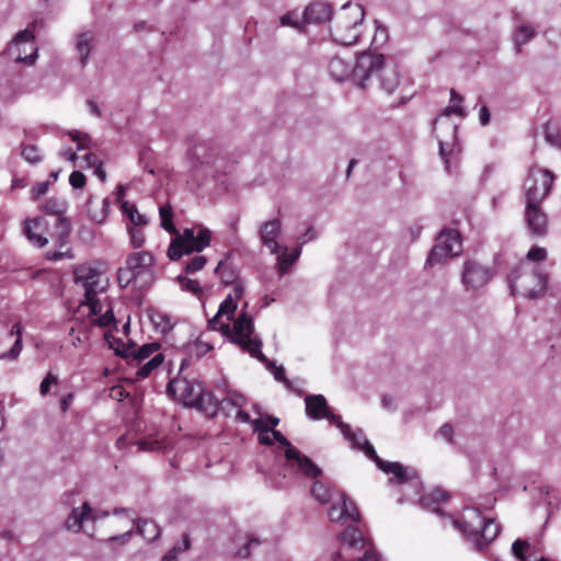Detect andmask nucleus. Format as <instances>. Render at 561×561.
Listing matches in <instances>:
<instances>
[{
    "label": "nucleus",
    "mask_w": 561,
    "mask_h": 561,
    "mask_svg": "<svg viewBox=\"0 0 561 561\" xmlns=\"http://www.w3.org/2000/svg\"><path fill=\"white\" fill-rule=\"evenodd\" d=\"M75 284L84 290L81 307H88V316L96 317L92 322L101 328L115 325V317L111 302L102 301L99 294L106 291L108 287V278L96 267L82 264L76 267Z\"/></svg>",
    "instance_id": "nucleus-1"
},
{
    "label": "nucleus",
    "mask_w": 561,
    "mask_h": 561,
    "mask_svg": "<svg viewBox=\"0 0 561 561\" xmlns=\"http://www.w3.org/2000/svg\"><path fill=\"white\" fill-rule=\"evenodd\" d=\"M248 304H244L242 312L238 316L233 323L232 331L228 323H221L220 319L226 316L227 320H231L237 305H228L221 302L215 317L209 320L208 327L211 330H219L222 333H230L231 342L239 345L243 352L249 353L252 357L257 358L262 363H266L267 358L262 353V341L257 335L253 334L254 325L252 319L247 314L245 309Z\"/></svg>",
    "instance_id": "nucleus-2"
},
{
    "label": "nucleus",
    "mask_w": 561,
    "mask_h": 561,
    "mask_svg": "<svg viewBox=\"0 0 561 561\" xmlns=\"http://www.w3.org/2000/svg\"><path fill=\"white\" fill-rule=\"evenodd\" d=\"M495 502V496L488 494L474 507H466L461 519L455 520V525L476 550H482L500 534L501 527L496 520L482 514V511L493 508Z\"/></svg>",
    "instance_id": "nucleus-3"
},
{
    "label": "nucleus",
    "mask_w": 561,
    "mask_h": 561,
    "mask_svg": "<svg viewBox=\"0 0 561 561\" xmlns=\"http://www.w3.org/2000/svg\"><path fill=\"white\" fill-rule=\"evenodd\" d=\"M373 77L379 78V87L387 94H392L400 83L397 66L386 65L380 54L363 53L355 64L354 81L362 89H366Z\"/></svg>",
    "instance_id": "nucleus-4"
},
{
    "label": "nucleus",
    "mask_w": 561,
    "mask_h": 561,
    "mask_svg": "<svg viewBox=\"0 0 561 561\" xmlns=\"http://www.w3.org/2000/svg\"><path fill=\"white\" fill-rule=\"evenodd\" d=\"M67 208V201L60 197H50L42 205V210L50 216L48 219L54 228V232L50 233V239L56 250L45 252V259L48 261H60L73 257L71 248L69 247L71 224L69 219L65 217Z\"/></svg>",
    "instance_id": "nucleus-5"
},
{
    "label": "nucleus",
    "mask_w": 561,
    "mask_h": 561,
    "mask_svg": "<svg viewBox=\"0 0 561 561\" xmlns=\"http://www.w3.org/2000/svg\"><path fill=\"white\" fill-rule=\"evenodd\" d=\"M343 436L351 443L352 447L363 450L369 459L375 461L380 470L387 474H391L392 477L389 479V482L401 484L417 479L416 471L413 468L405 467L400 462L382 460L377 455L374 446L367 440L362 430L352 432L348 426V434Z\"/></svg>",
    "instance_id": "nucleus-6"
},
{
    "label": "nucleus",
    "mask_w": 561,
    "mask_h": 561,
    "mask_svg": "<svg viewBox=\"0 0 561 561\" xmlns=\"http://www.w3.org/2000/svg\"><path fill=\"white\" fill-rule=\"evenodd\" d=\"M512 295H522L528 299L541 297L547 289L548 276L528 262H520L508 275Z\"/></svg>",
    "instance_id": "nucleus-7"
},
{
    "label": "nucleus",
    "mask_w": 561,
    "mask_h": 561,
    "mask_svg": "<svg viewBox=\"0 0 561 561\" xmlns=\"http://www.w3.org/2000/svg\"><path fill=\"white\" fill-rule=\"evenodd\" d=\"M364 16L365 12L362 5L343 4L332 30L334 41L344 46L355 44L360 35Z\"/></svg>",
    "instance_id": "nucleus-8"
},
{
    "label": "nucleus",
    "mask_w": 561,
    "mask_h": 561,
    "mask_svg": "<svg viewBox=\"0 0 561 561\" xmlns=\"http://www.w3.org/2000/svg\"><path fill=\"white\" fill-rule=\"evenodd\" d=\"M211 231L205 227L185 228L183 232H176L172 239L168 256L171 261H178L185 254L202 252L210 244Z\"/></svg>",
    "instance_id": "nucleus-9"
},
{
    "label": "nucleus",
    "mask_w": 561,
    "mask_h": 561,
    "mask_svg": "<svg viewBox=\"0 0 561 561\" xmlns=\"http://www.w3.org/2000/svg\"><path fill=\"white\" fill-rule=\"evenodd\" d=\"M340 540L342 547L333 561H381L357 528L347 527L341 533Z\"/></svg>",
    "instance_id": "nucleus-10"
},
{
    "label": "nucleus",
    "mask_w": 561,
    "mask_h": 561,
    "mask_svg": "<svg viewBox=\"0 0 561 561\" xmlns=\"http://www.w3.org/2000/svg\"><path fill=\"white\" fill-rule=\"evenodd\" d=\"M554 181L553 174L546 169H533L524 182L526 204H541L549 195Z\"/></svg>",
    "instance_id": "nucleus-11"
},
{
    "label": "nucleus",
    "mask_w": 561,
    "mask_h": 561,
    "mask_svg": "<svg viewBox=\"0 0 561 561\" xmlns=\"http://www.w3.org/2000/svg\"><path fill=\"white\" fill-rule=\"evenodd\" d=\"M462 245L460 236L456 230H445L440 232L436 244L431 250L426 264L433 266L444 262L447 257H454L461 253Z\"/></svg>",
    "instance_id": "nucleus-12"
},
{
    "label": "nucleus",
    "mask_w": 561,
    "mask_h": 561,
    "mask_svg": "<svg viewBox=\"0 0 561 561\" xmlns=\"http://www.w3.org/2000/svg\"><path fill=\"white\" fill-rule=\"evenodd\" d=\"M7 54L15 62L34 64L37 58V47L33 33L28 28L20 31L9 44Z\"/></svg>",
    "instance_id": "nucleus-13"
},
{
    "label": "nucleus",
    "mask_w": 561,
    "mask_h": 561,
    "mask_svg": "<svg viewBox=\"0 0 561 561\" xmlns=\"http://www.w3.org/2000/svg\"><path fill=\"white\" fill-rule=\"evenodd\" d=\"M306 414L311 420L327 419L331 424L340 428L342 435L348 434V424L330 411L327 399L322 394H310L305 398Z\"/></svg>",
    "instance_id": "nucleus-14"
},
{
    "label": "nucleus",
    "mask_w": 561,
    "mask_h": 561,
    "mask_svg": "<svg viewBox=\"0 0 561 561\" xmlns=\"http://www.w3.org/2000/svg\"><path fill=\"white\" fill-rule=\"evenodd\" d=\"M51 232H54L53 225L46 217L27 218L23 222V234L34 247L44 248L51 241Z\"/></svg>",
    "instance_id": "nucleus-15"
},
{
    "label": "nucleus",
    "mask_w": 561,
    "mask_h": 561,
    "mask_svg": "<svg viewBox=\"0 0 561 561\" xmlns=\"http://www.w3.org/2000/svg\"><path fill=\"white\" fill-rule=\"evenodd\" d=\"M202 388L203 383L201 381L176 377L168 383L167 391L184 405L193 407L198 396H201Z\"/></svg>",
    "instance_id": "nucleus-16"
},
{
    "label": "nucleus",
    "mask_w": 561,
    "mask_h": 561,
    "mask_svg": "<svg viewBox=\"0 0 561 561\" xmlns=\"http://www.w3.org/2000/svg\"><path fill=\"white\" fill-rule=\"evenodd\" d=\"M492 271L477 261H467L463 264L461 282L467 290H478L484 287L492 278Z\"/></svg>",
    "instance_id": "nucleus-17"
},
{
    "label": "nucleus",
    "mask_w": 561,
    "mask_h": 561,
    "mask_svg": "<svg viewBox=\"0 0 561 561\" xmlns=\"http://www.w3.org/2000/svg\"><path fill=\"white\" fill-rule=\"evenodd\" d=\"M541 204H526L525 222L533 236L542 237L548 231V217L540 207Z\"/></svg>",
    "instance_id": "nucleus-18"
},
{
    "label": "nucleus",
    "mask_w": 561,
    "mask_h": 561,
    "mask_svg": "<svg viewBox=\"0 0 561 561\" xmlns=\"http://www.w3.org/2000/svg\"><path fill=\"white\" fill-rule=\"evenodd\" d=\"M110 346L115 350V353L121 357L133 356L139 362L148 359L151 355L159 353L160 344L157 342L144 344L137 351L128 344L123 343L121 340H115L114 343L108 341Z\"/></svg>",
    "instance_id": "nucleus-19"
},
{
    "label": "nucleus",
    "mask_w": 561,
    "mask_h": 561,
    "mask_svg": "<svg viewBox=\"0 0 561 561\" xmlns=\"http://www.w3.org/2000/svg\"><path fill=\"white\" fill-rule=\"evenodd\" d=\"M285 457L290 466H296L298 470L308 478L316 479L321 474V469L297 448H287L285 450Z\"/></svg>",
    "instance_id": "nucleus-20"
},
{
    "label": "nucleus",
    "mask_w": 561,
    "mask_h": 561,
    "mask_svg": "<svg viewBox=\"0 0 561 561\" xmlns=\"http://www.w3.org/2000/svg\"><path fill=\"white\" fill-rule=\"evenodd\" d=\"M331 522H358L359 513L353 501L348 500L345 494H341V503L333 504L328 512Z\"/></svg>",
    "instance_id": "nucleus-21"
},
{
    "label": "nucleus",
    "mask_w": 561,
    "mask_h": 561,
    "mask_svg": "<svg viewBox=\"0 0 561 561\" xmlns=\"http://www.w3.org/2000/svg\"><path fill=\"white\" fill-rule=\"evenodd\" d=\"M153 256L146 251L131 253L127 256L125 267L135 274L137 278L141 276H151V266L153 265Z\"/></svg>",
    "instance_id": "nucleus-22"
},
{
    "label": "nucleus",
    "mask_w": 561,
    "mask_h": 561,
    "mask_svg": "<svg viewBox=\"0 0 561 561\" xmlns=\"http://www.w3.org/2000/svg\"><path fill=\"white\" fill-rule=\"evenodd\" d=\"M282 222L279 219L275 218L268 221L263 222L260 226V238L268 250L271 254H276L280 252V245L277 242V238L280 234Z\"/></svg>",
    "instance_id": "nucleus-23"
},
{
    "label": "nucleus",
    "mask_w": 561,
    "mask_h": 561,
    "mask_svg": "<svg viewBox=\"0 0 561 561\" xmlns=\"http://www.w3.org/2000/svg\"><path fill=\"white\" fill-rule=\"evenodd\" d=\"M92 506L89 502L73 507L65 519L64 526L68 531L79 534L83 530L84 523L91 522Z\"/></svg>",
    "instance_id": "nucleus-24"
},
{
    "label": "nucleus",
    "mask_w": 561,
    "mask_h": 561,
    "mask_svg": "<svg viewBox=\"0 0 561 561\" xmlns=\"http://www.w3.org/2000/svg\"><path fill=\"white\" fill-rule=\"evenodd\" d=\"M95 35L92 31H82L75 36V48L81 67H85L94 47Z\"/></svg>",
    "instance_id": "nucleus-25"
},
{
    "label": "nucleus",
    "mask_w": 561,
    "mask_h": 561,
    "mask_svg": "<svg viewBox=\"0 0 561 561\" xmlns=\"http://www.w3.org/2000/svg\"><path fill=\"white\" fill-rule=\"evenodd\" d=\"M304 18L306 23H323L331 20L332 9L327 2L314 1L305 9Z\"/></svg>",
    "instance_id": "nucleus-26"
},
{
    "label": "nucleus",
    "mask_w": 561,
    "mask_h": 561,
    "mask_svg": "<svg viewBox=\"0 0 561 561\" xmlns=\"http://www.w3.org/2000/svg\"><path fill=\"white\" fill-rule=\"evenodd\" d=\"M354 68L352 62L341 58V57H334L331 59L329 64V72L330 76L335 81H343L347 79L350 76L354 78Z\"/></svg>",
    "instance_id": "nucleus-27"
},
{
    "label": "nucleus",
    "mask_w": 561,
    "mask_h": 561,
    "mask_svg": "<svg viewBox=\"0 0 561 561\" xmlns=\"http://www.w3.org/2000/svg\"><path fill=\"white\" fill-rule=\"evenodd\" d=\"M8 335L10 337L15 336V340H14L12 347L9 351L0 353V359L1 360H15L20 356L22 348H23L21 324L20 323L13 324L12 328L10 329Z\"/></svg>",
    "instance_id": "nucleus-28"
},
{
    "label": "nucleus",
    "mask_w": 561,
    "mask_h": 561,
    "mask_svg": "<svg viewBox=\"0 0 561 561\" xmlns=\"http://www.w3.org/2000/svg\"><path fill=\"white\" fill-rule=\"evenodd\" d=\"M193 407L203 411L208 416H214L220 408V402L211 392H206L203 387L201 389V396H198L196 403H194Z\"/></svg>",
    "instance_id": "nucleus-29"
},
{
    "label": "nucleus",
    "mask_w": 561,
    "mask_h": 561,
    "mask_svg": "<svg viewBox=\"0 0 561 561\" xmlns=\"http://www.w3.org/2000/svg\"><path fill=\"white\" fill-rule=\"evenodd\" d=\"M282 252L277 253V271L279 273L280 276L285 275L291 265H294L300 253H301V248H296V249H293L290 252L288 250V248H280Z\"/></svg>",
    "instance_id": "nucleus-30"
},
{
    "label": "nucleus",
    "mask_w": 561,
    "mask_h": 561,
    "mask_svg": "<svg viewBox=\"0 0 561 561\" xmlns=\"http://www.w3.org/2000/svg\"><path fill=\"white\" fill-rule=\"evenodd\" d=\"M136 531L138 535L142 536L147 541L152 542L159 538L161 534V529L151 519H142L139 518L136 520Z\"/></svg>",
    "instance_id": "nucleus-31"
},
{
    "label": "nucleus",
    "mask_w": 561,
    "mask_h": 561,
    "mask_svg": "<svg viewBox=\"0 0 561 561\" xmlns=\"http://www.w3.org/2000/svg\"><path fill=\"white\" fill-rule=\"evenodd\" d=\"M123 214L126 215L133 226H146L148 224V217L144 214H140L135 204L129 202H124L122 204Z\"/></svg>",
    "instance_id": "nucleus-32"
},
{
    "label": "nucleus",
    "mask_w": 561,
    "mask_h": 561,
    "mask_svg": "<svg viewBox=\"0 0 561 561\" xmlns=\"http://www.w3.org/2000/svg\"><path fill=\"white\" fill-rule=\"evenodd\" d=\"M253 430L257 432V439L260 444L271 446L273 445L272 431L268 430V425L265 424L263 419H256L252 422Z\"/></svg>",
    "instance_id": "nucleus-33"
},
{
    "label": "nucleus",
    "mask_w": 561,
    "mask_h": 561,
    "mask_svg": "<svg viewBox=\"0 0 561 561\" xmlns=\"http://www.w3.org/2000/svg\"><path fill=\"white\" fill-rule=\"evenodd\" d=\"M279 24L280 26H289L301 31L306 24L304 13L299 14L296 10L289 11L280 18Z\"/></svg>",
    "instance_id": "nucleus-34"
},
{
    "label": "nucleus",
    "mask_w": 561,
    "mask_h": 561,
    "mask_svg": "<svg viewBox=\"0 0 561 561\" xmlns=\"http://www.w3.org/2000/svg\"><path fill=\"white\" fill-rule=\"evenodd\" d=\"M164 360V356L162 353L154 354L149 360H147L142 366L137 370L138 378H147L149 377L154 369H157Z\"/></svg>",
    "instance_id": "nucleus-35"
},
{
    "label": "nucleus",
    "mask_w": 561,
    "mask_h": 561,
    "mask_svg": "<svg viewBox=\"0 0 561 561\" xmlns=\"http://www.w3.org/2000/svg\"><path fill=\"white\" fill-rule=\"evenodd\" d=\"M535 35V28L528 24H520L514 33L515 46L519 49L528 43Z\"/></svg>",
    "instance_id": "nucleus-36"
},
{
    "label": "nucleus",
    "mask_w": 561,
    "mask_h": 561,
    "mask_svg": "<svg viewBox=\"0 0 561 561\" xmlns=\"http://www.w3.org/2000/svg\"><path fill=\"white\" fill-rule=\"evenodd\" d=\"M159 216L161 221V227L168 232L175 234L178 232L174 224H173V213L170 205H162L159 207Z\"/></svg>",
    "instance_id": "nucleus-37"
},
{
    "label": "nucleus",
    "mask_w": 561,
    "mask_h": 561,
    "mask_svg": "<svg viewBox=\"0 0 561 561\" xmlns=\"http://www.w3.org/2000/svg\"><path fill=\"white\" fill-rule=\"evenodd\" d=\"M247 403V398L237 391H228L227 396L220 401V408L225 410L227 407L242 408Z\"/></svg>",
    "instance_id": "nucleus-38"
},
{
    "label": "nucleus",
    "mask_w": 561,
    "mask_h": 561,
    "mask_svg": "<svg viewBox=\"0 0 561 561\" xmlns=\"http://www.w3.org/2000/svg\"><path fill=\"white\" fill-rule=\"evenodd\" d=\"M462 102V98L456 93L454 89L450 90V105H448L442 113V116H449L451 114H457L459 116H465V110L460 106Z\"/></svg>",
    "instance_id": "nucleus-39"
},
{
    "label": "nucleus",
    "mask_w": 561,
    "mask_h": 561,
    "mask_svg": "<svg viewBox=\"0 0 561 561\" xmlns=\"http://www.w3.org/2000/svg\"><path fill=\"white\" fill-rule=\"evenodd\" d=\"M311 494L321 504H327L331 500V491L320 481H316L311 488Z\"/></svg>",
    "instance_id": "nucleus-40"
},
{
    "label": "nucleus",
    "mask_w": 561,
    "mask_h": 561,
    "mask_svg": "<svg viewBox=\"0 0 561 561\" xmlns=\"http://www.w3.org/2000/svg\"><path fill=\"white\" fill-rule=\"evenodd\" d=\"M21 156L28 163L36 164L42 161V154L39 153L38 148L34 145H22Z\"/></svg>",
    "instance_id": "nucleus-41"
},
{
    "label": "nucleus",
    "mask_w": 561,
    "mask_h": 561,
    "mask_svg": "<svg viewBox=\"0 0 561 561\" xmlns=\"http://www.w3.org/2000/svg\"><path fill=\"white\" fill-rule=\"evenodd\" d=\"M192 158L201 164L208 163L211 159V154L209 152L207 145H205V144L196 145L192 149Z\"/></svg>",
    "instance_id": "nucleus-42"
},
{
    "label": "nucleus",
    "mask_w": 561,
    "mask_h": 561,
    "mask_svg": "<svg viewBox=\"0 0 561 561\" xmlns=\"http://www.w3.org/2000/svg\"><path fill=\"white\" fill-rule=\"evenodd\" d=\"M178 282L182 288V290L193 293L195 295L202 293V287L196 279L187 278L186 276L179 275Z\"/></svg>",
    "instance_id": "nucleus-43"
},
{
    "label": "nucleus",
    "mask_w": 561,
    "mask_h": 561,
    "mask_svg": "<svg viewBox=\"0 0 561 561\" xmlns=\"http://www.w3.org/2000/svg\"><path fill=\"white\" fill-rule=\"evenodd\" d=\"M150 319L153 325L160 329L161 332H168L169 330L172 329V324L170 322L169 317L163 313L154 312L150 316Z\"/></svg>",
    "instance_id": "nucleus-44"
},
{
    "label": "nucleus",
    "mask_w": 561,
    "mask_h": 561,
    "mask_svg": "<svg viewBox=\"0 0 561 561\" xmlns=\"http://www.w3.org/2000/svg\"><path fill=\"white\" fill-rule=\"evenodd\" d=\"M141 227L142 226H131L128 228L134 248H141L145 243V233Z\"/></svg>",
    "instance_id": "nucleus-45"
},
{
    "label": "nucleus",
    "mask_w": 561,
    "mask_h": 561,
    "mask_svg": "<svg viewBox=\"0 0 561 561\" xmlns=\"http://www.w3.org/2000/svg\"><path fill=\"white\" fill-rule=\"evenodd\" d=\"M448 494L442 489L433 490L427 496H423L421 500L422 505L428 506V502L443 503L447 501Z\"/></svg>",
    "instance_id": "nucleus-46"
},
{
    "label": "nucleus",
    "mask_w": 561,
    "mask_h": 561,
    "mask_svg": "<svg viewBox=\"0 0 561 561\" xmlns=\"http://www.w3.org/2000/svg\"><path fill=\"white\" fill-rule=\"evenodd\" d=\"M512 550L519 561H526V552L529 550V543L527 540L517 539L513 542Z\"/></svg>",
    "instance_id": "nucleus-47"
},
{
    "label": "nucleus",
    "mask_w": 561,
    "mask_h": 561,
    "mask_svg": "<svg viewBox=\"0 0 561 561\" xmlns=\"http://www.w3.org/2000/svg\"><path fill=\"white\" fill-rule=\"evenodd\" d=\"M243 294H244V287H243L242 283L236 282L233 284L232 293L227 295V297L224 299V302H226L228 305L231 304V305L238 306V301L242 298Z\"/></svg>",
    "instance_id": "nucleus-48"
},
{
    "label": "nucleus",
    "mask_w": 561,
    "mask_h": 561,
    "mask_svg": "<svg viewBox=\"0 0 561 561\" xmlns=\"http://www.w3.org/2000/svg\"><path fill=\"white\" fill-rule=\"evenodd\" d=\"M206 262L204 255H196L186 263L184 270L187 274L196 273L205 266Z\"/></svg>",
    "instance_id": "nucleus-49"
},
{
    "label": "nucleus",
    "mask_w": 561,
    "mask_h": 561,
    "mask_svg": "<svg viewBox=\"0 0 561 561\" xmlns=\"http://www.w3.org/2000/svg\"><path fill=\"white\" fill-rule=\"evenodd\" d=\"M271 366L273 367V371L272 373L274 375V378L277 381L283 382L288 390L295 391L293 382L285 376L284 367L283 366L277 367L273 363L271 364Z\"/></svg>",
    "instance_id": "nucleus-50"
},
{
    "label": "nucleus",
    "mask_w": 561,
    "mask_h": 561,
    "mask_svg": "<svg viewBox=\"0 0 561 561\" xmlns=\"http://www.w3.org/2000/svg\"><path fill=\"white\" fill-rule=\"evenodd\" d=\"M131 535H133V529H130L122 535L112 536V537L107 538L104 542L111 549H114L115 543H118L119 546H125L129 541Z\"/></svg>",
    "instance_id": "nucleus-51"
},
{
    "label": "nucleus",
    "mask_w": 561,
    "mask_h": 561,
    "mask_svg": "<svg viewBox=\"0 0 561 561\" xmlns=\"http://www.w3.org/2000/svg\"><path fill=\"white\" fill-rule=\"evenodd\" d=\"M547 257V251L545 248L540 247H533L528 251L526 259L530 262H541L545 261Z\"/></svg>",
    "instance_id": "nucleus-52"
},
{
    "label": "nucleus",
    "mask_w": 561,
    "mask_h": 561,
    "mask_svg": "<svg viewBox=\"0 0 561 561\" xmlns=\"http://www.w3.org/2000/svg\"><path fill=\"white\" fill-rule=\"evenodd\" d=\"M117 278L121 286H128L131 282H137L135 274H131L125 266L121 267L117 272Z\"/></svg>",
    "instance_id": "nucleus-53"
},
{
    "label": "nucleus",
    "mask_w": 561,
    "mask_h": 561,
    "mask_svg": "<svg viewBox=\"0 0 561 561\" xmlns=\"http://www.w3.org/2000/svg\"><path fill=\"white\" fill-rule=\"evenodd\" d=\"M85 175L80 171L71 172L69 183L73 188H82L85 185Z\"/></svg>",
    "instance_id": "nucleus-54"
},
{
    "label": "nucleus",
    "mask_w": 561,
    "mask_h": 561,
    "mask_svg": "<svg viewBox=\"0 0 561 561\" xmlns=\"http://www.w3.org/2000/svg\"><path fill=\"white\" fill-rule=\"evenodd\" d=\"M49 188V181L38 182L31 190V196L33 199H37L45 195Z\"/></svg>",
    "instance_id": "nucleus-55"
},
{
    "label": "nucleus",
    "mask_w": 561,
    "mask_h": 561,
    "mask_svg": "<svg viewBox=\"0 0 561 561\" xmlns=\"http://www.w3.org/2000/svg\"><path fill=\"white\" fill-rule=\"evenodd\" d=\"M53 383H57V378L55 376H53L51 374H48L39 385L41 394H43V396L47 394L49 391V387Z\"/></svg>",
    "instance_id": "nucleus-56"
},
{
    "label": "nucleus",
    "mask_w": 561,
    "mask_h": 561,
    "mask_svg": "<svg viewBox=\"0 0 561 561\" xmlns=\"http://www.w3.org/2000/svg\"><path fill=\"white\" fill-rule=\"evenodd\" d=\"M211 348H213V346L209 345L208 343L197 342L193 346L192 353H194L196 356L201 357V356L206 355Z\"/></svg>",
    "instance_id": "nucleus-57"
},
{
    "label": "nucleus",
    "mask_w": 561,
    "mask_h": 561,
    "mask_svg": "<svg viewBox=\"0 0 561 561\" xmlns=\"http://www.w3.org/2000/svg\"><path fill=\"white\" fill-rule=\"evenodd\" d=\"M260 542L257 538H250L248 543L238 550V556L243 559L248 558L250 556V547L253 545L257 546Z\"/></svg>",
    "instance_id": "nucleus-58"
},
{
    "label": "nucleus",
    "mask_w": 561,
    "mask_h": 561,
    "mask_svg": "<svg viewBox=\"0 0 561 561\" xmlns=\"http://www.w3.org/2000/svg\"><path fill=\"white\" fill-rule=\"evenodd\" d=\"M439 436L448 443H453L454 428L450 424H444L439 428Z\"/></svg>",
    "instance_id": "nucleus-59"
},
{
    "label": "nucleus",
    "mask_w": 561,
    "mask_h": 561,
    "mask_svg": "<svg viewBox=\"0 0 561 561\" xmlns=\"http://www.w3.org/2000/svg\"><path fill=\"white\" fill-rule=\"evenodd\" d=\"M273 442H278L282 446L287 448H294L290 444V442L279 432L276 430L272 431Z\"/></svg>",
    "instance_id": "nucleus-60"
},
{
    "label": "nucleus",
    "mask_w": 561,
    "mask_h": 561,
    "mask_svg": "<svg viewBox=\"0 0 561 561\" xmlns=\"http://www.w3.org/2000/svg\"><path fill=\"white\" fill-rule=\"evenodd\" d=\"M90 516H91V522L96 523L98 520L108 517L110 512L106 510H100V508L96 510V508L92 507V514H90Z\"/></svg>",
    "instance_id": "nucleus-61"
},
{
    "label": "nucleus",
    "mask_w": 561,
    "mask_h": 561,
    "mask_svg": "<svg viewBox=\"0 0 561 561\" xmlns=\"http://www.w3.org/2000/svg\"><path fill=\"white\" fill-rule=\"evenodd\" d=\"M453 151L447 152L445 149V142L443 140H439V154L442 159L445 161V168L449 172V156H451Z\"/></svg>",
    "instance_id": "nucleus-62"
},
{
    "label": "nucleus",
    "mask_w": 561,
    "mask_h": 561,
    "mask_svg": "<svg viewBox=\"0 0 561 561\" xmlns=\"http://www.w3.org/2000/svg\"><path fill=\"white\" fill-rule=\"evenodd\" d=\"M102 206H103V209L100 214H91V217L94 221L102 222L106 218L107 209H108L107 199L102 201Z\"/></svg>",
    "instance_id": "nucleus-63"
},
{
    "label": "nucleus",
    "mask_w": 561,
    "mask_h": 561,
    "mask_svg": "<svg viewBox=\"0 0 561 561\" xmlns=\"http://www.w3.org/2000/svg\"><path fill=\"white\" fill-rule=\"evenodd\" d=\"M179 552H181V547L175 546V547H173L172 550H170L167 554H164V557L162 558L161 561H176Z\"/></svg>",
    "instance_id": "nucleus-64"
}]
</instances>
